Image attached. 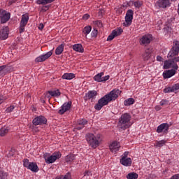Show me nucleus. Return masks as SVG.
<instances>
[{
	"label": "nucleus",
	"mask_w": 179,
	"mask_h": 179,
	"mask_svg": "<svg viewBox=\"0 0 179 179\" xmlns=\"http://www.w3.org/2000/svg\"><path fill=\"white\" fill-rule=\"evenodd\" d=\"M122 29L117 28L112 31V33L108 36L107 41H111L114 40V38L117 37V36H121L122 33Z\"/></svg>",
	"instance_id": "obj_12"
},
{
	"label": "nucleus",
	"mask_w": 179,
	"mask_h": 179,
	"mask_svg": "<svg viewBox=\"0 0 179 179\" xmlns=\"http://www.w3.org/2000/svg\"><path fill=\"white\" fill-rule=\"evenodd\" d=\"M73 50L77 52H83L84 51L83 46L80 43L73 45Z\"/></svg>",
	"instance_id": "obj_24"
},
{
	"label": "nucleus",
	"mask_w": 179,
	"mask_h": 179,
	"mask_svg": "<svg viewBox=\"0 0 179 179\" xmlns=\"http://www.w3.org/2000/svg\"><path fill=\"white\" fill-rule=\"evenodd\" d=\"M75 159H76V157L75 156V155L70 154V155L66 156L65 161L66 162V163H72V162H73V160H75Z\"/></svg>",
	"instance_id": "obj_27"
},
{
	"label": "nucleus",
	"mask_w": 179,
	"mask_h": 179,
	"mask_svg": "<svg viewBox=\"0 0 179 179\" xmlns=\"http://www.w3.org/2000/svg\"><path fill=\"white\" fill-rule=\"evenodd\" d=\"M131 115L124 113L122 115L119 120L118 127L123 131L131 127Z\"/></svg>",
	"instance_id": "obj_3"
},
{
	"label": "nucleus",
	"mask_w": 179,
	"mask_h": 179,
	"mask_svg": "<svg viewBox=\"0 0 179 179\" xmlns=\"http://www.w3.org/2000/svg\"><path fill=\"white\" fill-rule=\"evenodd\" d=\"M41 103H45V100H44V98H41Z\"/></svg>",
	"instance_id": "obj_58"
},
{
	"label": "nucleus",
	"mask_w": 179,
	"mask_h": 179,
	"mask_svg": "<svg viewBox=\"0 0 179 179\" xmlns=\"http://www.w3.org/2000/svg\"><path fill=\"white\" fill-rule=\"evenodd\" d=\"M15 0H13V1H10L9 2V5H12V3H13V2H15Z\"/></svg>",
	"instance_id": "obj_59"
},
{
	"label": "nucleus",
	"mask_w": 179,
	"mask_h": 179,
	"mask_svg": "<svg viewBox=\"0 0 179 179\" xmlns=\"http://www.w3.org/2000/svg\"><path fill=\"white\" fill-rule=\"evenodd\" d=\"M157 61H159V62H162L163 61V57L160 56L157 57Z\"/></svg>",
	"instance_id": "obj_50"
},
{
	"label": "nucleus",
	"mask_w": 179,
	"mask_h": 179,
	"mask_svg": "<svg viewBox=\"0 0 179 179\" xmlns=\"http://www.w3.org/2000/svg\"><path fill=\"white\" fill-rule=\"evenodd\" d=\"M9 132V129L6 127H2L0 129V136H5Z\"/></svg>",
	"instance_id": "obj_36"
},
{
	"label": "nucleus",
	"mask_w": 179,
	"mask_h": 179,
	"mask_svg": "<svg viewBox=\"0 0 179 179\" xmlns=\"http://www.w3.org/2000/svg\"><path fill=\"white\" fill-rule=\"evenodd\" d=\"M89 17H90V15L89 14H85L83 16V20H87V19H89Z\"/></svg>",
	"instance_id": "obj_48"
},
{
	"label": "nucleus",
	"mask_w": 179,
	"mask_h": 179,
	"mask_svg": "<svg viewBox=\"0 0 179 179\" xmlns=\"http://www.w3.org/2000/svg\"><path fill=\"white\" fill-rule=\"evenodd\" d=\"M45 97L47 99H50V97H51V94H50L49 92H48L45 94Z\"/></svg>",
	"instance_id": "obj_51"
},
{
	"label": "nucleus",
	"mask_w": 179,
	"mask_h": 179,
	"mask_svg": "<svg viewBox=\"0 0 179 179\" xmlns=\"http://www.w3.org/2000/svg\"><path fill=\"white\" fill-rule=\"evenodd\" d=\"M52 55V51H49L45 55H41L39 57H36L35 59V62H44L46 59H48Z\"/></svg>",
	"instance_id": "obj_15"
},
{
	"label": "nucleus",
	"mask_w": 179,
	"mask_h": 179,
	"mask_svg": "<svg viewBox=\"0 0 179 179\" xmlns=\"http://www.w3.org/2000/svg\"><path fill=\"white\" fill-rule=\"evenodd\" d=\"M150 50L149 49H146L145 52L143 55V58L145 61H148V59H149V58H150Z\"/></svg>",
	"instance_id": "obj_31"
},
{
	"label": "nucleus",
	"mask_w": 179,
	"mask_h": 179,
	"mask_svg": "<svg viewBox=\"0 0 179 179\" xmlns=\"http://www.w3.org/2000/svg\"><path fill=\"white\" fill-rule=\"evenodd\" d=\"M152 40H153V38L151 34H145L140 39V44L141 45H148V44H150Z\"/></svg>",
	"instance_id": "obj_10"
},
{
	"label": "nucleus",
	"mask_w": 179,
	"mask_h": 179,
	"mask_svg": "<svg viewBox=\"0 0 179 179\" xmlns=\"http://www.w3.org/2000/svg\"><path fill=\"white\" fill-rule=\"evenodd\" d=\"M10 19V13L5 10H0L1 23H6Z\"/></svg>",
	"instance_id": "obj_7"
},
{
	"label": "nucleus",
	"mask_w": 179,
	"mask_h": 179,
	"mask_svg": "<svg viewBox=\"0 0 179 179\" xmlns=\"http://www.w3.org/2000/svg\"><path fill=\"white\" fill-rule=\"evenodd\" d=\"M13 69L12 67H6L5 65L0 66V73H5V72H12Z\"/></svg>",
	"instance_id": "obj_25"
},
{
	"label": "nucleus",
	"mask_w": 179,
	"mask_h": 179,
	"mask_svg": "<svg viewBox=\"0 0 179 179\" xmlns=\"http://www.w3.org/2000/svg\"><path fill=\"white\" fill-rule=\"evenodd\" d=\"M129 3V5H134L135 8H137L138 9H139V8H141V6L143 5L142 1H130Z\"/></svg>",
	"instance_id": "obj_29"
},
{
	"label": "nucleus",
	"mask_w": 179,
	"mask_h": 179,
	"mask_svg": "<svg viewBox=\"0 0 179 179\" xmlns=\"http://www.w3.org/2000/svg\"><path fill=\"white\" fill-rule=\"evenodd\" d=\"M103 76H104V73L103 72H101L98 74H96L94 77V80H96V82H103Z\"/></svg>",
	"instance_id": "obj_28"
},
{
	"label": "nucleus",
	"mask_w": 179,
	"mask_h": 179,
	"mask_svg": "<svg viewBox=\"0 0 179 179\" xmlns=\"http://www.w3.org/2000/svg\"><path fill=\"white\" fill-rule=\"evenodd\" d=\"M171 179H179V174L174 175L171 178Z\"/></svg>",
	"instance_id": "obj_52"
},
{
	"label": "nucleus",
	"mask_w": 179,
	"mask_h": 179,
	"mask_svg": "<svg viewBox=\"0 0 179 179\" xmlns=\"http://www.w3.org/2000/svg\"><path fill=\"white\" fill-rule=\"evenodd\" d=\"M64 48H65V45L61 44L55 50L56 55H61L62 52H64Z\"/></svg>",
	"instance_id": "obj_26"
},
{
	"label": "nucleus",
	"mask_w": 179,
	"mask_h": 179,
	"mask_svg": "<svg viewBox=\"0 0 179 179\" xmlns=\"http://www.w3.org/2000/svg\"><path fill=\"white\" fill-rule=\"evenodd\" d=\"M169 128H170V126L167 123H162L157 128V134H167L169 132Z\"/></svg>",
	"instance_id": "obj_14"
},
{
	"label": "nucleus",
	"mask_w": 179,
	"mask_h": 179,
	"mask_svg": "<svg viewBox=\"0 0 179 179\" xmlns=\"http://www.w3.org/2000/svg\"><path fill=\"white\" fill-rule=\"evenodd\" d=\"M120 148H121V145H120V143L117 141L113 142L109 146L110 150L113 153L118 152V150H120Z\"/></svg>",
	"instance_id": "obj_18"
},
{
	"label": "nucleus",
	"mask_w": 179,
	"mask_h": 179,
	"mask_svg": "<svg viewBox=\"0 0 179 179\" xmlns=\"http://www.w3.org/2000/svg\"><path fill=\"white\" fill-rule=\"evenodd\" d=\"M138 175L136 173H129L127 176V179H138Z\"/></svg>",
	"instance_id": "obj_34"
},
{
	"label": "nucleus",
	"mask_w": 179,
	"mask_h": 179,
	"mask_svg": "<svg viewBox=\"0 0 179 179\" xmlns=\"http://www.w3.org/2000/svg\"><path fill=\"white\" fill-rule=\"evenodd\" d=\"M155 110L156 111H160V110H162V107H160V106H156Z\"/></svg>",
	"instance_id": "obj_55"
},
{
	"label": "nucleus",
	"mask_w": 179,
	"mask_h": 179,
	"mask_svg": "<svg viewBox=\"0 0 179 179\" xmlns=\"http://www.w3.org/2000/svg\"><path fill=\"white\" fill-rule=\"evenodd\" d=\"M92 37H96L97 36V30L94 29L91 33Z\"/></svg>",
	"instance_id": "obj_46"
},
{
	"label": "nucleus",
	"mask_w": 179,
	"mask_h": 179,
	"mask_svg": "<svg viewBox=\"0 0 179 179\" xmlns=\"http://www.w3.org/2000/svg\"><path fill=\"white\" fill-rule=\"evenodd\" d=\"M86 176H90V171H86V172L84 173V177H86Z\"/></svg>",
	"instance_id": "obj_56"
},
{
	"label": "nucleus",
	"mask_w": 179,
	"mask_h": 179,
	"mask_svg": "<svg viewBox=\"0 0 179 179\" xmlns=\"http://www.w3.org/2000/svg\"><path fill=\"white\" fill-rule=\"evenodd\" d=\"M171 88H172V92H176V90H178V89H179V84L177 83V84L173 85L171 87Z\"/></svg>",
	"instance_id": "obj_42"
},
{
	"label": "nucleus",
	"mask_w": 179,
	"mask_h": 179,
	"mask_svg": "<svg viewBox=\"0 0 179 179\" xmlns=\"http://www.w3.org/2000/svg\"><path fill=\"white\" fill-rule=\"evenodd\" d=\"M73 78H75V74L72 73H64L62 76V79H66L67 80H71V79H73Z\"/></svg>",
	"instance_id": "obj_30"
},
{
	"label": "nucleus",
	"mask_w": 179,
	"mask_h": 179,
	"mask_svg": "<svg viewBox=\"0 0 179 179\" xmlns=\"http://www.w3.org/2000/svg\"><path fill=\"white\" fill-rule=\"evenodd\" d=\"M160 106H168L169 104V101L166 99H163L160 101L159 103Z\"/></svg>",
	"instance_id": "obj_44"
},
{
	"label": "nucleus",
	"mask_w": 179,
	"mask_h": 179,
	"mask_svg": "<svg viewBox=\"0 0 179 179\" xmlns=\"http://www.w3.org/2000/svg\"><path fill=\"white\" fill-rule=\"evenodd\" d=\"M27 169L28 170L33 171V173H37V171H38V166H37V164L34 162H31Z\"/></svg>",
	"instance_id": "obj_23"
},
{
	"label": "nucleus",
	"mask_w": 179,
	"mask_h": 179,
	"mask_svg": "<svg viewBox=\"0 0 179 179\" xmlns=\"http://www.w3.org/2000/svg\"><path fill=\"white\" fill-rule=\"evenodd\" d=\"M128 152H124V153L123 154V157H127V156H128Z\"/></svg>",
	"instance_id": "obj_57"
},
{
	"label": "nucleus",
	"mask_w": 179,
	"mask_h": 179,
	"mask_svg": "<svg viewBox=\"0 0 179 179\" xmlns=\"http://www.w3.org/2000/svg\"><path fill=\"white\" fill-rule=\"evenodd\" d=\"M39 30H43L44 29V24H40L38 26Z\"/></svg>",
	"instance_id": "obj_53"
},
{
	"label": "nucleus",
	"mask_w": 179,
	"mask_h": 179,
	"mask_svg": "<svg viewBox=\"0 0 179 179\" xmlns=\"http://www.w3.org/2000/svg\"><path fill=\"white\" fill-rule=\"evenodd\" d=\"M78 125L76 129L80 130L85 127V125L87 124V121L85 119H80L77 122Z\"/></svg>",
	"instance_id": "obj_21"
},
{
	"label": "nucleus",
	"mask_w": 179,
	"mask_h": 179,
	"mask_svg": "<svg viewBox=\"0 0 179 179\" xmlns=\"http://www.w3.org/2000/svg\"><path fill=\"white\" fill-rule=\"evenodd\" d=\"M173 92V89L171 87H166L164 90V93H171Z\"/></svg>",
	"instance_id": "obj_43"
},
{
	"label": "nucleus",
	"mask_w": 179,
	"mask_h": 179,
	"mask_svg": "<svg viewBox=\"0 0 179 179\" xmlns=\"http://www.w3.org/2000/svg\"><path fill=\"white\" fill-rule=\"evenodd\" d=\"M170 68H173L176 71L178 69V65L177 63L174 62L173 60H166L164 63V69H170Z\"/></svg>",
	"instance_id": "obj_8"
},
{
	"label": "nucleus",
	"mask_w": 179,
	"mask_h": 179,
	"mask_svg": "<svg viewBox=\"0 0 179 179\" xmlns=\"http://www.w3.org/2000/svg\"><path fill=\"white\" fill-rule=\"evenodd\" d=\"M43 157L45 159V162L48 164H50L51 163H54L58 159H61V153L59 152H55L52 155H50L49 153H45L43 155Z\"/></svg>",
	"instance_id": "obj_4"
},
{
	"label": "nucleus",
	"mask_w": 179,
	"mask_h": 179,
	"mask_svg": "<svg viewBox=\"0 0 179 179\" xmlns=\"http://www.w3.org/2000/svg\"><path fill=\"white\" fill-rule=\"evenodd\" d=\"M52 2H54V0H37L36 3H38V5H47Z\"/></svg>",
	"instance_id": "obj_32"
},
{
	"label": "nucleus",
	"mask_w": 179,
	"mask_h": 179,
	"mask_svg": "<svg viewBox=\"0 0 179 179\" xmlns=\"http://www.w3.org/2000/svg\"><path fill=\"white\" fill-rule=\"evenodd\" d=\"M93 23L97 27H103V24L101 23V21H94Z\"/></svg>",
	"instance_id": "obj_41"
},
{
	"label": "nucleus",
	"mask_w": 179,
	"mask_h": 179,
	"mask_svg": "<svg viewBox=\"0 0 179 179\" xmlns=\"http://www.w3.org/2000/svg\"><path fill=\"white\" fill-rule=\"evenodd\" d=\"M50 8L49 6H45L42 7V10H43V12H47V10H48V8Z\"/></svg>",
	"instance_id": "obj_49"
},
{
	"label": "nucleus",
	"mask_w": 179,
	"mask_h": 179,
	"mask_svg": "<svg viewBox=\"0 0 179 179\" xmlns=\"http://www.w3.org/2000/svg\"><path fill=\"white\" fill-rule=\"evenodd\" d=\"M90 31H92V27L91 26H87L83 29V33L87 36V34H90Z\"/></svg>",
	"instance_id": "obj_38"
},
{
	"label": "nucleus",
	"mask_w": 179,
	"mask_h": 179,
	"mask_svg": "<svg viewBox=\"0 0 179 179\" xmlns=\"http://www.w3.org/2000/svg\"><path fill=\"white\" fill-rule=\"evenodd\" d=\"M9 37V27H3L0 30V38L1 40H6Z\"/></svg>",
	"instance_id": "obj_16"
},
{
	"label": "nucleus",
	"mask_w": 179,
	"mask_h": 179,
	"mask_svg": "<svg viewBox=\"0 0 179 179\" xmlns=\"http://www.w3.org/2000/svg\"><path fill=\"white\" fill-rule=\"evenodd\" d=\"M135 103V99L133 98H129L124 101V106H132Z\"/></svg>",
	"instance_id": "obj_35"
},
{
	"label": "nucleus",
	"mask_w": 179,
	"mask_h": 179,
	"mask_svg": "<svg viewBox=\"0 0 179 179\" xmlns=\"http://www.w3.org/2000/svg\"><path fill=\"white\" fill-rule=\"evenodd\" d=\"M72 106V101H69L68 102L64 103L61 108L59 110V114H64L66 113V111H69L71 110V106Z\"/></svg>",
	"instance_id": "obj_13"
},
{
	"label": "nucleus",
	"mask_w": 179,
	"mask_h": 179,
	"mask_svg": "<svg viewBox=\"0 0 179 179\" xmlns=\"http://www.w3.org/2000/svg\"><path fill=\"white\" fill-rule=\"evenodd\" d=\"M13 110H15V106H10V107H8L6 111V113H12V111H13Z\"/></svg>",
	"instance_id": "obj_45"
},
{
	"label": "nucleus",
	"mask_w": 179,
	"mask_h": 179,
	"mask_svg": "<svg viewBox=\"0 0 179 179\" xmlns=\"http://www.w3.org/2000/svg\"><path fill=\"white\" fill-rule=\"evenodd\" d=\"M28 22L29 15L26 14L22 15L20 26V33H23V31H24V27H26V24H27Z\"/></svg>",
	"instance_id": "obj_9"
},
{
	"label": "nucleus",
	"mask_w": 179,
	"mask_h": 179,
	"mask_svg": "<svg viewBox=\"0 0 179 179\" xmlns=\"http://www.w3.org/2000/svg\"><path fill=\"white\" fill-rule=\"evenodd\" d=\"M96 96H97V91H89L87 94H86L87 98L89 100H92L93 101V99H96Z\"/></svg>",
	"instance_id": "obj_22"
},
{
	"label": "nucleus",
	"mask_w": 179,
	"mask_h": 179,
	"mask_svg": "<svg viewBox=\"0 0 179 179\" xmlns=\"http://www.w3.org/2000/svg\"><path fill=\"white\" fill-rule=\"evenodd\" d=\"M166 144V141L164 140H161L159 141H157L155 143V146L156 148H162V146H164Z\"/></svg>",
	"instance_id": "obj_37"
},
{
	"label": "nucleus",
	"mask_w": 179,
	"mask_h": 179,
	"mask_svg": "<svg viewBox=\"0 0 179 179\" xmlns=\"http://www.w3.org/2000/svg\"><path fill=\"white\" fill-rule=\"evenodd\" d=\"M32 123L35 127H36V125H43L47 124V119H45L44 116H38L33 120Z\"/></svg>",
	"instance_id": "obj_11"
},
{
	"label": "nucleus",
	"mask_w": 179,
	"mask_h": 179,
	"mask_svg": "<svg viewBox=\"0 0 179 179\" xmlns=\"http://www.w3.org/2000/svg\"><path fill=\"white\" fill-rule=\"evenodd\" d=\"M31 164V162H29V159H24L23 160L24 167H26L27 169H28V167L30 166Z\"/></svg>",
	"instance_id": "obj_40"
},
{
	"label": "nucleus",
	"mask_w": 179,
	"mask_h": 179,
	"mask_svg": "<svg viewBox=\"0 0 179 179\" xmlns=\"http://www.w3.org/2000/svg\"><path fill=\"white\" fill-rule=\"evenodd\" d=\"M172 61H174L175 64L176 62H179V57H175Z\"/></svg>",
	"instance_id": "obj_54"
},
{
	"label": "nucleus",
	"mask_w": 179,
	"mask_h": 179,
	"mask_svg": "<svg viewBox=\"0 0 179 179\" xmlns=\"http://www.w3.org/2000/svg\"><path fill=\"white\" fill-rule=\"evenodd\" d=\"M120 94H121V91L120 90H113L98 101V103L94 106L95 110L99 111V110H101L104 106H107L110 101L117 100Z\"/></svg>",
	"instance_id": "obj_1"
},
{
	"label": "nucleus",
	"mask_w": 179,
	"mask_h": 179,
	"mask_svg": "<svg viewBox=\"0 0 179 179\" xmlns=\"http://www.w3.org/2000/svg\"><path fill=\"white\" fill-rule=\"evenodd\" d=\"M176 72H177V70H175V69L168 70L163 73V76H164V79H169V78H171V76H174V75H176Z\"/></svg>",
	"instance_id": "obj_19"
},
{
	"label": "nucleus",
	"mask_w": 179,
	"mask_h": 179,
	"mask_svg": "<svg viewBox=\"0 0 179 179\" xmlns=\"http://www.w3.org/2000/svg\"><path fill=\"white\" fill-rule=\"evenodd\" d=\"M132 19H134V10H129L126 13L125 22L123 23V26H125L126 27L131 26Z\"/></svg>",
	"instance_id": "obj_6"
},
{
	"label": "nucleus",
	"mask_w": 179,
	"mask_h": 179,
	"mask_svg": "<svg viewBox=\"0 0 179 179\" xmlns=\"http://www.w3.org/2000/svg\"><path fill=\"white\" fill-rule=\"evenodd\" d=\"M8 177V174L0 168V179H5Z\"/></svg>",
	"instance_id": "obj_39"
},
{
	"label": "nucleus",
	"mask_w": 179,
	"mask_h": 179,
	"mask_svg": "<svg viewBox=\"0 0 179 179\" xmlns=\"http://www.w3.org/2000/svg\"><path fill=\"white\" fill-rule=\"evenodd\" d=\"M86 141L91 148L96 149L101 142V134L94 136L93 134H88L86 135Z\"/></svg>",
	"instance_id": "obj_2"
},
{
	"label": "nucleus",
	"mask_w": 179,
	"mask_h": 179,
	"mask_svg": "<svg viewBox=\"0 0 179 179\" xmlns=\"http://www.w3.org/2000/svg\"><path fill=\"white\" fill-rule=\"evenodd\" d=\"M120 163L122 164V166H126V167H128L132 164V159L131 158L122 157L120 159Z\"/></svg>",
	"instance_id": "obj_20"
},
{
	"label": "nucleus",
	"mask_w": 179,
	"mask_h": 179,
	"mask_svg": "<svg viewBox=\"0 0 179 179\" xmlns=\"http://www.w3.org/2000/svg\"><path fill=\"white\" fill-rule=\"evenodd\" d=\"M156 5L159 6V8H169V6H170V0H158Z\"/></svg>",
	"instance_id": "obj_17"
},
{
	"label": "nucleus",
	"mask_w": 179,
	"mask_h": 179,
	"mask_svg": "<svg viewBox=\"0 0 179 179\" xmlns=\"http://www.w3.org/2000/svg\"><path fill=\"white\" fill-rule=\"evenodd\" d=\"M108 79H110V76H103L102 77V82H106Z\"/></svg>",
	"instance_id": "obj_47"
},
{
	"label": "nucleus",
	"mask_w": 179,
	"mask_h": 179,
	"mask_svg": "<svg viewBox=\"0 0 179 179\" xmlns=\"http://www.w3.org/2000/svg\"><path fill=\"white\" fill-rule=\"evenodd\" d=\"M48 93L52 96V97H58V96H61V92H59V90H58L55 91H48Z\"/></svg>",
	"instance_id": "obj_33"
},
{
	"label": "nucleus",
	"mask_w": 179,
	"mask_h": 179,
	"mask_svg": "<svg viewBox=\"0 0 179 179\" xmlns=\"http://www.w3.org/2000/svg\"><path fill=\"white\" fill-rule=\"evenodd\" d=\"M179 54V42L174 41L173 47L168 54V58H173Z\"/></svg>",
	"instance_id": "obj_5"
}]
</instances>
